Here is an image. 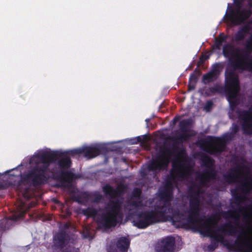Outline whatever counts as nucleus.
<instances>
[{
    "label": "nucleus",
    "mask_w": 252,
    "mask_h": 252,
    "mask_svg": "<svg viewBox=\"0 0 252 252\" xmlns=\"http://www.w3.org/2000/svg\"><path fill=\"white\" fill-rule=\"evenodd\" d=\"M202 171L193 172L191 158H173L170 176L159 192V202L154 210L146 211L140 195L141 190L135 189L127 202H121L124 187L112 188V226L122 219L124 209L132 219L133 225L145 228L153 223L164 221L179 222L212 238L211 243L204 248L212 252L219 243L228 245L225 236L236 238L235 246L240 252H252V200L247 193L252 189V176L249 169L239 165L224 176L229 184L237 183L245 194L235 195L232 207L236 209L229 213V221L220 226L219 218L211 217L207 220L199 217L204 198L202 187L208 186L216 178L213 158H200Z\"/></svg>",
    "instance_id": "nucleus-1"
},
{
    "label": "nucleus",
    "mask_w": 252,
    "mask_h": 252,
    "mask_svg": "<svg viewBox=\"0 0 252 252\" xmlns=\"http://www.w3.org/2000/svg\"><path fill=\"white\" fill-rule=\"evenodd\" d=\"M51 158H30L29 163L21 164L16 168L0 174V189L10 185L17 186L24 197L29 199L28 187L43 183L44 172L52 164Z\"/></svg>",
    "instance_id": "nucleus-2"
},
{
    "label": "nucleus",
    "mask_w": 252,
    "mask_h": 252,
    "mask_svg": "<svg viewBox=\"0 0 252 252\" xmlns=\"http://www.w3.org/2000/svg\"><path fill=\"white\" fill-rule=\"evenodd\" d=\"M115 143L84 145L81 147L67 150H52L50 148L44 147L36 151L30 158H70L82 155H84V158H96L100 154L104 155V158H107L106 155L109 152H115L118 154L124 152V148L114 145Z\"/></svg>",
    "instance_id": "nucleus-3"
},
{
    "label": "nucleus",
    "mask_w": 252,
    "mask_h": 252,
    "mask_svg": "<svg viewBox=\"0 0 252 252\" xmlns=\"http://www.w3.org/2000/svg\"><path fill=\"white\" fill-rule=\"evenodd\" d=\"M189 119H185L181 121L179 123V127L181 130V133H176V135L169 137V139L172 142L171 145H169L165 142L162 146L159 147L160 156L156 158H188V157L182 156L185 150L183 146V143L188 141L191 136V134L188 133L189 127L190 125Z\"/></svg>",
    "instance_id": "nucleus-4"
},
{
    "label": "nucleus",
    "mask_w": 252,
    "mask_h": 252,
    "mask_svg": "<svg viewBox=\"0 0 252 252\" xmlns=\"http://www.w3.org/2000/svg\"><path fill=\"white\" fill-rule=\"evenodd\" d=\"M234 138L232 133L227 132L221 137L209 136L202 139L199 141V145L205 152L211 155H218L226 150L227 145Z\"/></svg>",
    "instance_id": "nucleus-5"
},
{
    "label": "nucleus",
    "mask_w": 252,
    "mask_h": 252,
    "mask_svg": "<svg viewBox=\"0 0 252 252\" xmlns=\"http://www.w3.org/2000/svg\"><path fill=\"white\" fill-rule=\"evenodd\" d=\"M222 53L225 58L229 59L231 64L234 70L252 71V57L243 55L238 49H235L231 45H225Z\"/></svg>",
    "instance_id": "nucleus-6"
},
{
    "label": "nucleus",
    "mask_w": 252,
    "mask_h": 252,
    "mask_svg": "<svg viewBox=\"0 0 252 252\" xmlns=\"http://www.w3.org/2000/svg\"><path fill=\"white\" fill-rule=\"evenodd\" d=\"M225 90L228 94V100L236 105L234 100L240 89L238 75L232 69L226 70L225 72Z\"/></svg>",
    "instance_id": "nucleus-7"
},
{
    "label": "nucleus",
    "mask_w": 252,
    "mask_h": 252,
    "mask_svg": "<svg viewBox=\"0 0 252 252\" xmlns=\"http://www.w3.org/2000/svg\"><path fill=\"white\" fill-rule=\"evenodd\" d=\"M56 159L60 168L59 177L62 184L63 186L68 187L70 185L71 181L76 178L74 174L66 170L70 166V158H56Z\"/></svg>",
    "instance_id": "nucleus-8"
},
{
    "label": "nucleus",
    "mask_w": 252,
    "mask_h": 252,
    "mask_svg": "<svg viewBox=\"0 0 252 252\" xmlns=\"http://www.w3.org/2000/svg\"><path fill=\"white\" fill-rule=\"evenodd\" d=\"M252 15V10L250 9L243 8L242 10L234 12L231 8L227 14L225 13L223 18L226 22L229 21L233 25L238 26L244 24Z\"/></svg>",
    "instance_id": "nucleus-9"
},
{
    "label": "nucleus",
    "mask_w": 252,
    "mask_h": 252,
    "mask_svg": "<svg viewBox=\"0 0 252 252\" xmlns=\"http://www.w3.org/2000/svg\"><path fill=\"white\" fill-rule=\"evenodd\" d=\"M169 158H153V160L148 165L143 167L142 172V177L151 175L155 177L156 174L161 169L167 167Z\"/></svg>",
    "instance_id": "nucleus-10"
},
{
    "label": "nucleus",
    "mask_w": 252,
    "mask_h": 252,
    "mask_svg": "<svg viewBox=\"0 0 252 252\" xmlns=\"http://www.w3.org/2000/svg\"><path fill=\"white\" fill-rule=\"evenodd\" d=\"M236 112L239 119L242 121V127L244 133L252 135V106L248 110L237 109Z\"/></svg>",
    "instance_id": "nucleus-11"
},
{
    "label": "nucleus",
    "mask_w": 252,
    "mask_h": 252,
    "mask_svg": "<svg viewBox=\"0 0 252 252\" xmlns=\"http://www.w3.org/2000/svg\"><path fill=\"white\" fill-rule=\"evenodd\" d=\"M17 209L19 213L13 216V217L9 219H4L2 220L0 224V227L3 229L6 230L9 228L10 226L12 225L14 221L17 220L22 218L25 212H26V208L25 205L21 203L18 206Z\"/></svg>",
    "instance_id": "nucleus-12"
},
{
    "label": "nucleus",
    "mask_w": 252,
    "mask_h": 252,
    "mask_svg": "<svg viewBox=\"0 0 252 252\" xmlns=\"http://www.w3.org/2000/svg\"><path fill=\"white\" fill-rule=\"evenodd\" d=\"M174 243L173 237H167L157 245L156 250L157 252H171L174 249Z\"/></svg>",
    "instance_id": "nucleus-13"
},
{
    "label": "nucleus",
    "mask_w": 252,
    "mask_h": 252,
    "mask_svg": "<svg viewBox=\"0 0 252 252\" xmlns=\"http://www.w3.org/2000/svg\"><path fill=\"white\" fill-rule=\"evenodd\" d=\"M174 243L173 237H167L157 245L156 250L157 252H171L174 249Z\"/></svg>",
    "instance_id": "nucleus-14"
},
{
    "label": "nucleus",
    "mask_w": 252,
    "mask_h": 252,
    "mask_svg": "<svg viewBox=\"0 0 252 252\" xmlns=\"http://www.w3.org/2000/svg\"><path fill=\"white\" fill-rule=\"evenodd\" d=\"M222 67L223 65L220 63L214 65L211 71L203 75L202 79L204 83L207 84L216 80L220 74L219 68Z\"/></svg>",
    "instance_id": "nucleus-15"
},
{
    "label": "nucleus",
    "mask_w": 252,
    "mask_h": 252,
    "mask_svg": "<svg viewBox=\"0 0 252 252\" xmlns=\"http://www.w3.org/2000/svg\"><path fill=\"white\" fill-rule=\"evenodd\" d=\"M129 244V241L126 237L120 238L117 244H112L108 250V252H126Z\"/></svg>",
    "instance_id": "nucleus-16"
},
{
    "label": "nucleus",
    "mask_w": 252,
    "mask_h": 252,
    "mask_svg": "<svg viewBox=\"0 0 252 252\" xmlns=\"http://www.w3.org/2000/svg\"><path fill=\"white\" fill-rule=\"evenodd\" d=\"M68 236L65 232L58 233L54 238V245L59 248H64L68 243Z\"/></svg>",
    "instance_id": "nucleus-17"
},
{
    "label": "nucleus",
    "mask_w": 252,
    "mask_h": 252,
    "mask_svg": "<svg viewBox=\"0 0 252 252\" xmlns=\"http://www.w3.org/2000/svg\"><path fill=\"white\" fill-rule=\"evenodd\" d=\"M251 27L249 24H245L235 34V38L236 40L241 41L243 40L245 37L246 34L249 33Z\"/></svg>",
    "instance_id": "nucleus-18"
},
{
    "label": "nucleus",
    "mask_w": 252,
    "mask_h": 252,
    "mask_svg": "<svg viewBox=\"0 0 252 252\" xmlns=\"http://www.w3.org/2000/svg\"><path fill=\"white\" fill-rule=\"evenodd\" d=\"M224 91V88L221 85L216 84L213 87L207 89L205 91V94L207 96H212L215 94H221Z\"/></svg>",
    "instance_id": "nucleus-19"
},
{
    "label": "nucleus",
    "mask_w": 252,
    "mask_h": 252,
    "mask_svg": "<svg viewBox=\"0 0 252 252\" xmlns=\"http://www.w3.org/2000/svg\"><path fill=\"white\" fill-rule=\"evenodd\" d=\"M148 139L149 137L147 135L144 134L130 139L129 140V143L131 144H136L139 143L143 144H145Z\"/></svg>",
    "instance_id": "nucleus-20"
},
{
    "label": "nucleus",
    "mask_w": 252,
    "mask_h": 252,
    "mask_svg": "<svg viewBox=\"0 0 252 252\" xmlns=\"http://www.w3.org/2000/svg\"><path fill=\"white\" fill-rule=\"evenodd\" d=\"M226 37L225 35L220 34L218 38L215 39L214 48L220 49L223 42H226Z\"/></svg>",
    "instance_id": "nucleus-21"
},
{
    "label": "nucleus",
    "mask_w": 252,
    "mask_h": 252,
    "mask_svg": "<svg viewBox=\"0 0 252 252\" xmlns=\"http://www.w3.org/2000/svg\"><path fill=\"white\" fill-rule=\"evenodd\" d=\"M246 54L245 55H248L250 57H251L249 55L252 52V40L249 39L246 44L245 48L244 50Z\"/></svg>",
    "instance_id": "nucleus-22"
},
{
    "label": "nucleus",
    "mask_w": 252,
    "mask_h": 252,
    "mask_svg": "<svg viewBox=\"0 0 252 252\" xmlns=\"http://www.w3.org/2000/svg\"><path fill=\"white\" fill-rule=\"evenodd\" d=\"M245 0H234V12L237 11L242 10L243 3Z\"/></svg>",
    "instance_id": "nucleus-23"
},
{
    "label": "nucleus",
    "mask_w": 252,
    "mask_h": 252,
    "mask_svg": "<svg viewBox=\"0 0 252 252\" xmlns=\"http://www.w3.org/2000/svg\"><path fill=\"white\" fill-rule=\"evenodd\" d=\"M240 127L236 123H233L231 126L230 127V131L229 132L232 134L234 137L236 136V134L239 132Z\"/></svg>",
    "instance_id": "nucleus-24"
},
{
    "label": "nucleus",
    "mask_w": 252,
    "mask_h": 252,
    "mask_svg": "<svg viewBox=\"0 0 252 252\" xmlns=\"http://www.w3.org/2000/svg\"><path fill=\"white\" fill-rule=\"evenodd\" d=\"M62 252H79V250L70 245H69Z\"/></svg>",
    "instance_id": "nucleus-25"
},
{
    "label": "nucleus",
    "mask_w": 252,
    "mask_h": 252,
    "mask_svg": "<svg viewBox=\"0 0 252 252\" xmlns=\"http://www.w3.org/2000/svg\"><path fill=\"white\" fill-rule=\"evenodd\" d=\"M83 236L85 238L89 239V240L93 239V237H92L91 234L88 230V228H86L84 230Z\"/></svg>",
    "instance_id": "nucleus-26"
},
{
    "label": "nucleus",
    "mask_w": 252,
    "mask_h": 252,
    "mask_svg": "<svg viewBox=\"0 0 252 252\" xmlns=\"http://www.w3.org/2000/svg\"><path fill=\"white\" fill-rule=\"evenodd\" d=\"M197 77L194 73H191L189 78V82H193L194 84L196 83Z\"/></svg>",
    "instance_id": "nucleus-27"
},
{
    "label": "nucleus",
    "mask_w": 252,
    "mask_h": 252,
    "mask_svg": "<svg viewBox=\"0 0 252 252\" xmlns=\"http://www.w3.org/2000/svg\"><path fill=\"white\" fill-rule=\"evenodd\" d=\"M94 195L95 198L94 199V201L95 202H98L99 201H100L102 198V196L98 193H95Z\"/></svg>",
    "instance_id": "nucleus-28"
},
{
    "label": "nucleus",
    "mask_w": 252,
    "mask_h": 252,
    "mask_svg": "<svg viewBox=\"0 0 252 252\" xmlns=\"http://www.w3.org/2000/svg\"><path fill=\"white\" fill-rule=\"evenodd\" d=\"M208 59V57L207 55H203L201 56L199 58L200 62L203 63L205 61L207 60Z\"/></svg>",
    "instance_id": "nucleus-29"
},
{
    "label": "nucleus",
    "mask_w": 252,
    "mask_h": 252,
    "mask_svg": "<svg viewBox=\"0 0 252 252\" xmlns=\"http://www.w3.org/2000/svg\"><path fill=\"white\" fill-rule=\"evenodd\" d=\"M212 102L210 101H207L205 105V108L207 109H210L212 107Z\"/></svg>",
    "instance_id": "nucleus-30"
},
{
    "label": "nucleus",
    "mask_w": 252,
    "mask_h": 252,
    "mask_svg": "<svg viewBox=\"0 0 252 252\" xmlns=\"http://www.w3.org/2000/svg\"><path fill=\"white\" fill-rule=\"evenodd\" d=\"M194 89H195V85L194 84H193V85L189 84V86H188L189 91L193 90Z\"/></svg>",
    "instance_id": "nucleus-31"
},
{
    "label": "nucleus",
    "mask_w": 252,
    "mask_h": 252,
    "mask_svg": "<svg viewBox=\"0 0 252 252\" xmlns=\"http://www.w3.org/2000/svg\"><path fill=\"white\" fill-rule=\"evenodd\" d=\"M248 6L249 7V9H250L252 8V0H248Z\"/></svg>",
    "instance_id": "nucleus-32"
},
{
    "label": "nucleus",
    "mask_w": 252,
    "mask_h": 252,
    "mask_svg": "<svg viewBox=\"0 0 252 252\" xmlns=\"http://www.w3.org/2000/svg\"><path fill=\"white\" fill-rule=\"evenodd\" d=\"M178 121V118H177V117H175V118L173 119V124H176V123L177 122V121Z\"/></svg>",
    "instance_id": "nucleus-33"
},
{
    "label": "nucleus",
    "mask_w": 252,
    "mask_h": 252,
    "mask_svg": "<svg viewBox=\"0 0 252 252\" xmlns=\"http://www.w3.org/2000/svg\"><path fill=\"white\" fill-rule=\"evenodd\" d=\"M246 24H249L250 26V24H252V19L250 21H249Z\"/></svg>",
    "instance_id": "nucleus-34"
},
{
    "label": "nucleus",
    "mask_w": 252,
    "mask_h": 252,
    "mask_svg": "<svg viewBox=\"0 0 252 252\" xmlns=\"http://www.w3.org/2000/svg\"><path fill=\"white\" fill-rule=\"evenodd\" d=\"M201 158H210V157L208 156L204 155V156H202Z\"/></svg>",
    "instance_id": "nucleus-35"
},
{
    "label": "nucleus",
    "mask_w": 252,
    "mask_h": 252,
    "mask_svg": "<svg viewBox=\"0 0 252 252\" xmlns=\"http://www.w3.org/2000/svg\"><path fill=\"white\" fill-rule=\"evenodd\" d=\"M250 39H252V34L251 35V36H250Z\"/></svg>",
    "instance_id": "nucleus-36"
},
{
    "label": "nucleus",
    "mask_w": 252,
    "mask_h": 252,
    "mask_svg": "<svg viewBox=\"0 0 252 252\" xmlns=\"http://www.w3.org/2000/svg\"><path fill=\"white\" fill-rule=\"evenodd\" d=\"M232 158H238V157H236V156H233Z\"/></svg>",
    "instance_id": "nucleus-37"
},
{
    "label": "nucleus",
    "mask_w": 252,
    "mask_h": 252,
    "mask_svg": "<svg viewBox=\"0 0 252 252\" xmlns=\"http://www.w3.org/2000/svg\"><path fill=\"white\" fill-rule=\"evenodd\" d=\"M124 162L126 161V158H123Z\"/></svg>",
    "instance_id": "nucleus-38"
},
{
    "label": "nucleus",
    "mask_w": 252,
    "mask_h": 252,
    "mask_svg": "<svg viewBox=\"0 0 252 252\" xmlns=\"http://www.w3.org/2000/svg\"><path fill=\"white\" fill-rule=\"evenodd\" d=\"M251 106H252V104L251 105Z\"/></svg>",
    "instance_id": "nucleus-39"
}]
</instances>
